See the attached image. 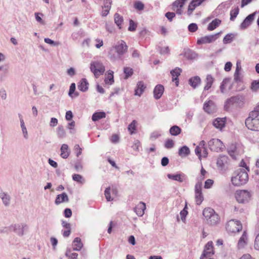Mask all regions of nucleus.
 Returning <instances> with one entry per match:
<instances>
[{
	"instance_id": "f257e3e1",
	"label": "nucleus",
	"mask_w": 259,
	"mask_h": 259,
	"mask_svg": "<svg viewBox=\"0 0 259 259\" xmlns=\"http://www.w3.org/2000/svg\"><path fill=\"white\" fill-rule=\"evenodd\" d=\"M245 125L250 130L259 131V105L249 113L245 120Z\"/></svg>"
},
{
	"instance_id": "f03ea898",
	"label": "nucleus",
	"mask_w": 259,
	"mask_h": 259,
	"mask_svg": "<svg viewBox=\"0 0 259 259\" xmlns=\"http://www.w3.org/2000/svg\"><path fill=\"white\" fill-rule=\"evenodd\" d=\"M248 180V173L243 168L237 169L232 177L231 181L233 185L239 186L247 183Z\"/></svg>"
},
{
	"instance_id": "7ed1b4c3",
	"label": "nucleus",
	"mask_w": 259,
	"mask_h": 259,
	"mask_svg": "<svg viewBox=\"0 0 259 259\" xmlns=\"http://www.w3.org/2000/svg\"><path fill=\"white\" fill-rule=\"evenodd\" d=\"M235 198L239 203H246L250 201L252 197L250 191L246 190H238L235 193Z\"/></svg>"
},
{
	"instance_id": "20e7f679",
	"label": "nucleus",
	"mask_w": 259,
	"mask_h": 259,
	"mask_svg": "<svg viewBox=\"0 0 259 259\" xmlns=\"http://www.w3.org/2000/svg\"><path fill=\"white\" fill-rule=\"evenodd\" d=\"M90 69L96 78L99 77L105 71V67L100 61H93L90 64Z\"/></svg>"
},
{
	"instance_id": "39448f33",
	"label": "nucleus",
	"mask_w": 259,
	"mask_h": 259,
	"mask_svg": "<svg viewBox=\"0 0 259 259\" xmlns=\"http://www.w3.org/2000/svg\"><path fill=\"white\" fill-rule=\"evenodd\" d=\"M226 229L229 233L233 234L239 232L242 229V224L239 221L231 220L226 225Z\"/></svg>"
},
{
	"instance_id": "423d86ee",
	"label": "nucleus",
	"mask_w": 259,
	"mask_h": 259,
	"mask_svg": "<svg viewBox=\"0 0 259 259\" xmlns=\"http://www.w3.org/2000/svg\"><path fill=\"white\" fill-rule=\"evenodd\" d=\"M208 146L211 151L217 152L223 151L225 149L223 143L218 139H212L208 142Z\"/></svg>"
},
{
	"instance_id": "0eeeda50",
	"label": "nucleus",
	"mask_w": 259,
	"mask_h": 259,
	"mask_svg": "<svg viewBox=\"0 0 259 259\" xmlns=\"http://www.w3.org/2000/svg\"><path fill=\"white\" fill-rule=\"evenodd\" d=\"M244 153V147L240 144H237L231 145L229 150V154L233 158L237 159L238 155H240Z\"/></svg>"
},
{
	"instance_id": "6e6552de",
	"label": "nucleus",
	"mask_w": 259,
	"mask_h": 259,
	"mask_svg": "<svg viewBox=\"0 0 259 259\" xmlns=\"http://www.w3.org/2000/svg\"><path fill=\"white\" fill-rule=\"evenodd\" d=\"M204 200L202 192V183L198 181L195 186V200L197 205H200Z\"/></svg>"
},
{
	"instance_id": "1a4fd4ad",
	"label": "nucleus",
	"mask_w": 259,
	"mask_h": 259,
	"mask_svg": "<svg viewBox=\"0 0 259 259\" xmlns=\"http://www.w3.org/2000/svg\"><path fill=\"white\" fill-rule=\"evenodd\" d=\"M195 152L196 154L200 159L202 157L206 158L207 156V150L205 147V142L201 141L199 145L196 147Z\"/></svg>"
},
{
	"instance_id": "9d476101",
	"label": "nucleus",
	"mask_w": 259,
	"mask_h": 259,
	"mask_svg": "<svg viewBox=\"0 0 259 259\" xmlns=\"http://www.w3.org/2000/svg\"><path fill=\"white\" fill-rule=\"evenodd\" d=\"M206 0H191L187 8V14L188 16H191L194 10L202 5Z\"/></svg>"
},
{
	"instance_id": "9b49d317",
	"label": "nucleus",
	"mask_w": 259,
	"mask_h": 259,
	"mask_svg": "<svg viewBox=\"0 0 259 259\" xmlns=\"http://www.w3.org/2000/svg\"><path fill=\"white\" fill-rule=\"evenodd\" d=\"M189 0H176L172 4V10L177 14H182L183 7Z\"/></svg>"
},
{
	"instance_id": "f8f14e48",
	"label": "nucleus",
	"mask_w": 259,
	"mask_h": 259,
	"mask_svg": "<svg viewBox=\"0 0 259 259\" xmlns=\"http://www.w3.org/2000/svg\"><path fill=\"white\" fill-rule=\"evenodd\" d=\"M219 34L220 33H218L214 35H210L202 37L197 40V44L202 45L212 42L219 37Z\"/></svg>"
},
{
	"instance_id": "ddd939ff",
	"label": "nucleus",
	"mask_w": 259,
	"mask_h": 259,
	"mask_svg": "<svg viewBox=\"0 0 259 259\" xmlns=\"http://www.w3.org/2000/svg\"><path fill=\"white\" fill-rule=\"evenodd\" d=\"M213 254V243L212 241H209L205 245L203 254L201 257L205 258L210 257Z\"/></svg>"
},
{
	"instance_id": "4468645a",
	"label": "nucleus",
	"mask_w": 259,
	"mask_h": 259,
	"mask_svg": "<svg viewBox=\"0 0 259 259\" xmlns=\"http://www.w3.org/2000/svg\"><path fill=\"white\" fill-rule=\"evenodd\" d=\"M114 49L119 57L123 55L127 50V46L125 42L121 40L117 42V44L114 46Z\"/></svg>"
},
{
	"instance_id": "2eb2a0df",
	"label": "nucleus",
	"mask_w": 259,
	"mask_h": 259,
	"mask_svg": "<svg viewBox=\"0 0 259 259\" xmlns=\"http://www.w3.org/2000/svg\"><path fill=\"white\" fill-rule=\"evenodd\" d=\"M227 119L226 117L224 118H217L213 121V125L217 128L220 131H222L225 127L226 124Z\"/></svg>"
},
{
	"instance_id": "dca6fc26",
	"label": "nucleus",
	"mask_w": 259,
	"mask_h": 259,
	"mask_svg": "<svg viewBox=\"0 0 259 259\" xmlns=\"http://www.w3.org/2000/svg\"><path fill=\"white\" fill-rule=\"evenodd\" d=\"M255 14L256 12H254L249 15L241 23L240 26L241 28L243 29L247 28L254 20Z\"/></svg>"
},
{
	"instance_id": "f3484780",
	"label": "nucleus",
	"mask_w": 259,
	"mask_h": 259,
	"mask_svg": "<svg viewBox=\"0 0 259 259\" xmlns=\"http://www.w3.org/2000/svg\"><path fill=\"white\" fill-rule=\"evenodd\" d=\"M167 177L171 180L177 181L180 183L185 181L187 179V177L183 173L168 174Z\"/></svg>"
},
{
	"instance_id": "a211bd4d",
	"label": "nucleus",
	"mask_w": 259,
	"mask_h": 259,
	"mask_svg": "<svg viewBox=\"0 0 259 259\" xmlns=\"http://www.w3.org/2000/svg\"><path fill=\"white\" fill-rule=\"evenodd\" d=\"M228 158L226 156H221L219 157L217 161L218 167L221 169H225L228 164Z\"/></svg>"
},
{
	"instance_id": "6ab92c4d",
	"label": "nucleus",
	"mask_w": 259,
	"mask_h": 259,
	"mask_svg": "<svg viewBox=\"0 0 259 259\" xmlns=\"http://www.w3.org/2000/svg\"><path fill=\"white\" fill-rule=\"evenodd\" d=\"M204 110L208 114H212L215 111V106L212 101H209L204 103Z\"/></svg>"
},
{
	"instance_id": "aec40b11",
	"label": "nucleus",
	"mask_w": 259,
	"mask_h": 259,
	"mask_svg": "<svg viewBox=\"0 0 259 259\" xmlns=\"http://www.w3.org/2000/svg\"><path fill=\"white\" fill-rule=\"evenodd\" d=\"M182 70L179 68H176L170 71V74L172 76V81L175 82L176 86L178 87L179 85V76L180 75Z\"/></svg>"
},
{
	"instance_id": "412c9836",
	"label": "nucleus",
	"mask_w": 259,
	"mask_h": 259,
	"mask_svg": "<svg viewBox=\"0 0 259 259\" xmlns=\"http://www.w3.org/2000/svg\"><path fill=\"white\" fill-rule=\"evenodd\" d=\"M241 61L238 60L236 63V68L234 73V79L237 81H240L242 79L241 76Z\"/></svg>"
},
{
	"instance_id": "4be33fe9",
	"label": "nucleus",
	"mask_w": 259,
	"mask_h": 259,
	"mask_svg": "<svg viewBox=\"0 0 259 259\" xmlns=\"http://www.w3.org/2000/svg\"><path fill=\"white\" fill-rule=\"evenodd\" d=\"M146 88V87L144 84L143 81H138L135 90V95L136 96H141V95L143 93Z\"/></svg>"
},
{
	"instance_id": "5701e85b",
	"label": "nucleus",
	"mask_w": 259,
	"mask_h": 259,
	"mask_svg": "<svg viewBox=\"0 0 259 259\" xmlns=\"http://www.w3.org/2000/svg\"><path fill=\"white\" fill-rule=\"evenodd\" d=\"M248 235L247 232L244 231L241 237L240 238L238 242V247L239 248L244 247L247 243Z\"/></svg>"
},
{
	"instance_id": "b1692460",
	"label": "nucleus",
	"mask_w": 259,
	"mask_h": 259,
	"mask_svg": "<svg viewBox=\"0 0 259 259\" xmlns=\"http://www.w3.org/2000/svg\"><path fill=\"white\" fill-rule=\"evenodd\" d=\"M240 101V98L238 96L232 97L228 99L226 102L225 108L226 110H228L229 108L234 105L235 104L238 103Z\"/></svg>"
},
{
	"instance_id": "393cba45",
	"label": "nucleus",
	"mask_w": 259,
	"mask_h": 259,
	"mask_svg": "<svg viewBox=\"0 0 259 259\" xmlns=\"http://www.w3.org/2000/svg\"><path fill=\"white\" fill-rule=\"evenodd\" d=\"M145 209V203L141 202L136 206L135 208V211L138 215L141 217L144 214Z\"/></svg>"
},
{
	"instance_id": "a878e982",
	"label": "nucleus",
	"mask_w": 259,
	"mask_h": 259,
	"mask_svg": "<svg viewBox=\"0 0 259 259\" xmlns=\"http://www.w3.org/2000/svg\"><path fill=\"white\" fill-rule=\"evenodd\" d=\"M164 92V87L162 85H157L154 90V96L156 99H159Z\"/></svg>"
},
{
	"instance_id": "bb28decb",
	"label": "nucleus",
	"mask_w": 259,
	"mask_h": 259,
	"mask_svg": "<svg viewBox=\"0 0 259 259\" xmlns=\"http://www.w3.org/2000/svg\"><path fill=\"white\" fill-rule=\"evenodd\" d=\"M60 156L62 158L66 159L70 155V152L69 150L68 146L67 144H64L61 146Z\"/></svg>"
},
{
	"instance_id": "cd10ccee",
	"label": "nucleus",
	"mask_w": 259,
	"mask_h": 259,
	"mask_svg": "<svg viewBox=\"0 0 259 259\" xmlns=\"http://www.w3.org/2000/svg\"><path fill=\"white\" fill-rule=\"evenodd\" d=\"M72 246L74 250L79 251L82 248L83 244L80 238L76 237L73 241Z\"/></svg>"
},
{
	"instance_id": "c85d7f7f",
	"label": "nucleus",
	"mask_w": 259,
	"mask_h": 259,
	"mask_svg": "<svg viewBox=\"0 0 259 259\" xmlns=\"http://www.w3.org/2000/svg\"><path fill=\"white\" fill-rule=\"evenodd\" d=\"M113 71L108 70L105 74L104 81L106 84H112L114 82Z\"/></svg>"
},
{
	"instance_id": "c756f323",
	"label": "nucleus",
	"mask_w": 259,
	"mask_h": 259,
	"mask_svg": "<svg viewBox=\"0 0 259 259\" xmlns=\"http://www.w3.org/2000/svg\"><path fill=\"white\" fill-rule=\"evenodd\" d=\"M68 200L69 199L67 195L65 193H63L57 196L55 203L58 205L62 202H68Z\"/></svg>"
},
{
	"instance_id": "7c9ffc66",
	"label": "nucleus",
	"mask_w": 259,
	"mask_h": 259,
	"mask_svg": "<svg viewBox=\"0 0 259 259\" xmlns=\"http://www.w3.org/2000/svg\"><path fill=\"white\" fill-rule=\"evenodd\" d=\"M106 116V113L104 112H96L93 114L92 119L93 121L95 122L99 121L101 119L105 118Z\"/></svg>"
},
{
	"instance_id": "2f4dec72",
	"label": "nucleus",
	"mask_w": 259,
	"mask_h": 259,
	"mask_svg": "<svg viewBox=\"0 0 259 259\" xmlns=\"http://www.w3.org/2000/svg\"><path fill=\"white\" fill-rule=\"evenodd\" d=\"M221 20L219 19H215L207 26V30L212 31L217 28L221 23Z\"/></svg>"
},
{
	"instance_id": "473e14b6",
	"label": "nucleus",
	"mask_w": 259,
	"mask_h": 259,
	"mask_svg": "<svg viewBox=\"0 0 259 259\" xmlns=\"http://www.w3.org/2000/svg\"><path fill=\"white\" fill-rule=\"evenodd\" d=\"M89 83L85 78L81 79L78 85V89L82 92H85L88 89Z\"/></svg>"
},
{
	"instance_id": "72a5a7b5",
	"label": "nucleus",
	"mask_w": 259,
	"mask_h": 259,
	"mask_svg": "<svg viewBox=\"0 0 259 259\" xmlns=\"http://www.w3.org/2000/svg\"><path fill=\"white\" fill-rule=\"evenodd\" d=\"M138 122L136 120H134L128 126L127 129L130 134L133 135L137 132V127Z\"/></svg>"
},
{
	"instance_id": "f704fd0d",
	"label": "nucleus",
	"mask_w": 259,
	"mask_h": 259,
	"mask_svg": "<svg viewBox=\"0 0 259 259\" xmlns=\"http://www.w3.org/2000/svg\"><path fill=\"white\" fill-rule=\"evenodd\" d=\"M207 223L211 225L217 224L220 221V218L218 214L215 212L212 214L209 219L207 220Z\"/></svg>"
},
{
	"instance_id": "c9c22d12",
	"label": "nucleus",
	"mask_w": 259,
	"mask_h": 259,
	"mask_svg": "<svg viewBox=\"0 0 259 259\" xmlns=\"http://www.w3.org/2000/svg\"><path fill=\"white\" fill-rule=\"evenodd\" d=\"M114 22L119 29L121 28V26L123 22V17L118 13L114 15Z\"/></svg>"
},
{
	"instance_id": "e433bc0d",
	"label": "nucleus",
	"mask_w": 259,
	"mask_h": 259,
	"mask_svg": "<svg viewBox=\"0 0 259 259\" xmlns=\"http://www.w3.org/2000/svg\"><path fill=\"white\" fill-rule=\"evenodd\" d=\"M201 82V79L198 76H195L190 78L189 80V84L193 88H195Z\"/></svg>"
},
{
	"instance_id": "4c0bfd02",
	"label": "nucleus",
	"mask_w": 259,
	"mask_h": 259,
	"mask_svg": "<svg viewBox=\"0 0 259 259\" xmlns=\"http://www.w3.org/2000/svg\"><path fill=\"white\" fill-rule=\"evenodd\" d=\"M189 148L186 146H183L179 150V155L181 157H186L190 154Z\"/></svg>"
},
{
	"instance_id": "58836bf2",
	"label": "nucleus",
	"mask_w": 259,
	"mask_h": 259,
	"mask_svg": "<svg viewBox=\"0 0 259 259\" xmlns=\"http://www.w3.org/2000/svg\"><path fill=\"white\" fill-rule=\"evenodd\" d=\"M215 213L214 210L210 207L206 208L203 210V215L206 220L209 219L211 216Z\"/></svg>"
},
{
	"instance_id": "ea45409f",
	"label": "nucleus",
	"mask_w": 259,
	"mask_h": 259,
	"mask_svg": "<svg viewBox=\"0 0 259 259\" xmlns=\"http://www.w3.org/2000/svg\"><path fill=\"white\" fill-rule=\"evenodd\" d=\"M213 81H214V79L211 76V75H207L206 76V80H205L206 84L204 87V90H209L211 88V87L213 82Z\"/></svg>"
},
{
	"instance_id": "a19ab883",
	"label": "nucleus",
	"mask_w": 259,
	"mask_h": 259,
	"mask_svg": "<svg viewBox=\"0 0 259 259\" xmlns=\"http://www.w3.org/2000/svg\"><path fill=\"white\" fill-rule=\"evenodd\" d=\"M235 35L233 33L227 34L223 39V42L225 44H229L235 38Z\"/></svg>"
},
{
	"instance_id": "79ce46f5",
	"label": "nucleus",
	"mask_w": 259,
	"mask_h": 259,
	"mask_svg": "<svg viewBox=\"0 0 259 259\" xmlns=\"http://www.w3.org/2000/svg\"><path fill=\"white\" fill-rule=\"evenodd\" d=\"M169 132L171 135L177 136L181 132V129L178 126H172L169 130Z\"/></svg>"
},
{
	"instance_id": "37998d69",
	"label": "nucleus",
	"mask_w": 259,
	"mask_h": 259,
	"mask_svg": "<svg viewBox=\"0 0 259 259\" xmlns=\"http://www.w3.org/2000/svg\"><path fill=\"white\" fill-rule=\"evenodd\" d=\"M123 72L125 74V79H127L128 77L132 76L133 74L134 71L133 69L128 67H125L123 69Z\"/></svg>"
},
{
	"instance_id": "c03bdc74",
	"label": "nucleus",
	"mask_w": 259,
	"mask_h": 259,
	"mask_svg": "<svg viewBox=\"0 0 259 259\" xmlns=\"http://www.w3.org/2000/svg\"><path fill=\"white\" fill-rule=\"evenodd\" d=\"M239 9L238 7L232 9L230 11V20L234 21L239 14Z\"/></svg>"
},
{
	"instance_id": "a18cd8bd",
	"label": "nucleus",
	"mask_w": 259,
	"mask_h": 259,
	"mask_svg": "<svg viewBox=\"0 0 259 259\" xmlns=\"http://www.w3.org/2000/svg\"><path fill=\"white\" fill-rule=\"evenodd\" d=\"M73 180L80 184H83L84 183V179L79 174H74L72 176Z\"/></svg>"
},
{
	"instance_id": "49530a36",
	"label": "nucleus",
	"mask_w": 259,
	"mask_h": 259,
	"mask_svg": "<svg viewBox=\"0 0 259 259\" xmlns=\"http://www.w3.org/2000/svg\"><path fill=\"white\" fill-rule=\"evenodd\" d=\"M250 89L252 92H257L259 90V79L253 80L251 82Z\"/></svg>"
},
{
	"instance_id": "de8ad7c7",
	"label": "nucleus",
	"mask_w": 259,
	"mask_h": 259,
	"mask_svg": "<svg viewBox=\"0 0 259 259\" xmlns=\"http://www.w3.org/2000/svg\"><path fill=\"white\" fill-rule=\"evenodd\" d=\"M57 135L60 138H63L65 137L66 132L62 126H59L57 128Z\"/></svg>"
},
{
	"instance_id": "09e8293b",
	"label": "nucleus",
	"mask_w": 259,
	"mask_h": 259,
	"mask_svg": "<svg viewBox=\"0 0 259 259\" xmlns=\"http://www.w3.org/2000/svg\"><path fill=\"white\" fill-rule=\"evenodd\" d=\"M110 191L111 189L110 187L107 188L105 190V196L108 201H110L114 199L113 196L112 197L111 196Z\"/></svg>"
},
{
	"instance_id": "8fccbe9b",
	"label": "nucleus",
	"mask_w": 259,
	"mask_h": 259,
	"mask_svg": "<svg viewBox=\"0 0 259 259\" xmlns=\"http://www.w3.org/2000/svg\"><path fill=\"white\" fill-rule=\"evenodd\" d=\"M207 172L204 169L203 166H201L200 173L198 177V180L200 181H203L207 177Z\"/></svg>"
},
{
	"instance_id": "3c124183",
	"label": "nucleus",
	"mask_w": 259,
	"mask_h": 259,
	"mask_svg": "<svg viewBox=\"0 0 259 259\" xmlns=\"http://www.w3.org/2000/svg\"><path fill=\"white\" fill-rule=\"evenodd\" d=\"M214 184V181L212 179H207L205 181L204 185V188L208 189L211 188Z\"/></svg>"
},
{
	"instance_id": "603ef678",
	"label": "nucleus",
	"mask_w": 259,
	"mask_h": 259,
	"mask_svg": "<svg viewBox=\"0 0 259 259\" xmlns=\"http://www.w3.org/2000/svg\"><path fill=\"white\" fill-rule=\"evenodd\" d=\"M175 145V142L171 139H167L165 141L164 146L167 149L172 148Z\"/></svg>"
},
{
	"instance_id": "864d4df0",
	"label": "nucleus",
	"mask_w": 259,
	"mask_h": 259,
	"mask_svg": "<svg viewBox=\"0 0 259 259\" xmlns=\"http://www.w3.org/2000/svg\"><path fill=\"white\" fill-rule=\"evenodd\" d=\"M74 151L76 156L78 157L82 153V149L78 144H76L74 147Z\"/></svg>"
},
{
	"instance_id": "5fc2aeb1",
	"label": "nucleus",
	"mask_w": 259,
	"mask_h": 259,
	"mask_svg": "<svg viewBox=\"0 0 259 259\" xmlns=\"http://www.w3.org/2000/svg\"><path fill=\"white\" fill-rule=\"evenodd\" d=\"M137 27V24L133 20H130V26L128 30L130 31H134L136 30Z\"/></svg>"
},
{
	"instance_id": "6e6d98bb",
	"label": "nucleus",
	"mask_w": 259,
	"mask_h": 259,
	"mask_svg": "<svg viewBox=\"0 0 259 259\" xmlns=\"http://www.w3.org/2000/svg\"><path fill=\"white\" fill-rule=\"evenodd\" d=\"M110 5H105V6H102V15L103 16H107L110 10Z\"/></svg>"
},
{
	"instance_id": "4d7b16f0",
	"label": "nucleus",
	"mask_w": 259,
	"mask_h": 259,
	"mask_svg": "<svg viewBox=\"0 0 259 259\" xmlns=\"http://www.w3.org/2000/svg\"><path fill=\"white\" fill-rule=\"evenodd\" d=\"M187 206H185L184 208L180 212V216L183 222H185L186 220V217L188 214V211L187 210Z\"/></svg>"
},
{
	"instance_id": "13d9d810",
	"label": "nucleus",
	"mask_w": 259,
	"mask_h": 259,
	"mask_svg": "<svg viewBox=\"0 0 259 259\" xmlns=\"http://www.w3.org/2000/svg\"><path fill=\"white\" fill-rule=\"evenodd\" d=\"M141 142L139 140H136L135 141L133 145L132 146V148L134 150L139 151V148L141 147Z\"/></svg>"
},
{
	"instance_id": "bf43d9fd",
	"label": "nucleus",
	"mask_w": 259,
	"mask_h": 259,
	"mask_svg": "<svg viewBox=\"0 0 259 259\" xmlns=\"http://www.w3.org/2000/svg\"><path fill=\"white\" fill-rule=\"evenodd\" d=\"M198 29V26L195 23H191L188 26V30L189 31L194 32Z\"/></svg>"
},
{
	"instance_id": "052dcab7",
	"label": "nucleus",
	"mask_w": 259,
	"mask_h": 259,
	"mask_svg": "<svg viewBox=\"0 0 259 259\" xmlns=\"http://www.w3.org/2000/svg\"><path fill=\"white\" fill-rule=\"evenodd\" d=\"M135 8L138 10H142L144 9V4L140 2H137L134 4Z\"/></svg>"
},
{
	"instance_id": "680f3d73",
	"label": "nucleus",
	"mask_w": 259,
	"mask_h": 259,
	"mask_svg": "<svg viewBox=\"0 0 259 259\" xmlns=\"http://www.w3.org/2000/svg\"><path fill=\"white\" fill-rule=\"evenodd\" d=\"M1 197L5 205H7L9 201V197L5 193L1 194Z\"/></svg>"
},
{
	"instance_id": "e2e57ef3",
	"label": "nucleus",
	"mask_w": 259,
	"mask_h": 259,
	"mask_svg": "<svg viewBox=\"0 0 259 259\" xmlns=\"http://www.w3.org/2000/svg\"><path fill=\"white\" fill-rule=\"evenodd\" d=\"M44 40H45V42H46L47 44H50L51 45L58 46L60 44V43L59 42H55L49 38H45Z\"/></svg>"
},
{
	"instance_id": "0e129e2a",
	"label": "nucleus",
	"mask_w": 259,
	"mask_h": 259,
	"mask_svg": "<svg viewBox=\"0 0 259 259\" xmlns=\"http://www.w3.org/2000/svg\"><path fill=\"white\" fill-rule=\"evenodd\" d=\"M119 137L117 134L112 135L110 138V141L113 143H117L119 141Z\"/></svg>"
},
{
	"instance_id": "69168bd1",
	"label": "nucleus",
	"mask_w": 259,
	"mask_h": 259,
	"mask_svg": "<svg viewBox=\"0 0 259 259\" xmlns=\"http://www.w3.org/2000/svg\"><path fill=\"white\" fill-rule=\"evenodd\" d=\"M240 166L242 167V168L246 170L247 172L249 171V168L244 160L241 161Z\"/></svg>"
},
{
	"instance_id": "338daca9",
	"label": "nucleus",
	"mask_w": 259,
	"mask_h": 259,
	"mask_svg": "<svg viewBox=\"0 0 259 259\" xmlns=\"http://www.w3.org/2000/svg\"><path fill=\"white\" fill-rule=\"evenodd\" d=\"M176 16L174 12H167L165 14V17L170 21H171Z\"/></svg>"
},
{
	"instance_id": "774afa93",
	"label": "nucleus",
	"mask_w": 259,
	"mask_h": 259,
	"mask_svg": "<svg viewBox=\"0 0 259 259\" xmlns=\"http://www.w3.org/2000/svg\"><path fill=\"white\" fill-rule=\"evenodd\" d=\"M66 255L68 257V259H77L78 254L73 252L68 255V253H66Z\"/></svg>"
}]
</instances>
